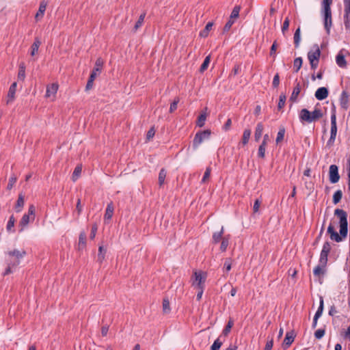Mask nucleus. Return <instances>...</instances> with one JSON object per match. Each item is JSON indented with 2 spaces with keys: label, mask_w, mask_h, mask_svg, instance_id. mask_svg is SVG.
<instances>
[{
  "label": "nucleus",
  "mask_w": 350,
  "mask_h": 350,
  "mask_svg": "<svg viewBox=\"0 0 350 350\" xmlns=\"http://www.w3.org/2000/svg\"><path fill=\"white\" fill-rule=\"evenodd\" d=\"M105 250L103 246H100L98 248V260L102 262L105 258Z\"/></svg>",
  "instance_id": "50"
},
{
  "label": "nucleus",
  "mask_w": 350,
  "mask_h": 350,
  "mask_svg": "<svg viewBox=\"0 0 350 350\" xmlns=\"http://www.w3.org/2000/svg\"><path fill=\"white\" fill-rule=\"evenodd\" d=\"M103 65V59L100 57L98 58L95 62V66L90 75H94V78H96V76L100 74Z\"/></svg>",
  "instance_id": "16"
},
{
  "label": "nucleus",
  "mask_w": 350,
  "mask_h": 350,
  "mask_svg": "<svg viewBox=\"0 0 350 350\" xmlns=\"http://www.w3.org/2000/svg\"><path fill=\"white\" fill-rule=\"evenodd\" d=\"M240 10V6H235L231 12L230 18L233 19L234 21L239 16Z\"/></svg>",
  "instance_id": "45"
},
{
  "label": "nucleus",
  "mask_w": 350,
  "mask_h": 350,
  "mask_svg": "<svg viewBox=\"0 0 350 350\" xmlns=\"http://www.w3.org/2000/svg\"><path fill=\"white\" fill-rule=\"evenodd\" d=\"M349 95L346 91H343L341 93L340 97V103L342 108L347 109L349 103Z\"/></svg>",
  "instance_id": "15"
},
{
  "label": "nucleus",
  "mask_w": 350,
  "mask_h": 350,
  "mask_svg": "<svg viewBox=\"0 0 350 350\" xmlns=\"http://www.w3.org/2000/svg\"><path fill=\"white\" fill-rule=\"evenodd\" d=\"M337 134L336 116L335 111L331 115L330 137L327 142V146L331 147L334 145Z\"/></svg>",
  "instance_id": "6"
},
{
  "label": "nucleus",
  "mask_w": 350,
  "mask_h": 350,
  "mask_svg": "<svg viewBox=\"0 0 350 350\" xmlns=\"http://www.w3.org/2000/svg\"><path fill=\"white\" fill-rule=\"evenodd\" d=\"M223 342L221 340V336L217 338L213 344L212 345L211 349V350H219L221 347Z\"/></svg>",
  "instance_id": "36"
},
{
  "label": "nucleus",
  "mask_w": 350,
  "mask_h": 350,
  "mask_svg": "<svg viewBox=\"0 0 350 350\" xmlns=\"http://www.w3.org/2000/svg\"><path fill=\"white\" fill-rule=\"evenodd\" d=\"M230 239V234H228V235L224 237V238L221 240V245H220V250L221 252H225L226 250V249L229 245Z\"/></svg>",
  "instance_id": "25"
},
{
  "label": "nucleus",
  "mask_w": 350,
  "mask_h": 350,
  "mask_svg": "<svg viewBox=\"0 0 350 350\" xmlns=\"http://www.w3.org/2000/svg\"><path fill=\"white\" fill-rule=\"evenodd\" d=\"M285 132V128L284 126H280L275 139L276 144L280 143L284 139Z\"/></svg>",
  "instance_id": "28"
},
{
  "label": "nucleus",
  "mask_w": 350,
  "mask_h": 350,
  "mask_svg": "<svg viewBox=\"0 0 350 350\" xmlns=\"http://www.w3.org/2000/svg\"><path fill=\"white\" fill-rule=\"evenodd\" d=\"M163 311L164 313H168L170 311V302L167 299H164L163 301Z\"/></svg>",
  "instance_id": "52"
},
{
  "label": "nucleus",
  "mask_w": 350,
  "mask_h": 350,
  "mask_svg": "<svg viewBox=\"0 0 350 350\" xmlns=\"http://www.w3.org/2000/svg\"><path fill=\"white\" fill-rule=\"evenodd\" d=\"M279 83H280V77H279L278 74H276L273 77L272 84L274 88H277L279 85Z\"/></svg>",
  "instance_id": "62"
},
{
  "label": "nucleus",
  "mask_w": 350,
  "mask_h": 350,
  "mask_svg": "<svg viewBox=\"0 0 350 350\" xmlns=\"http://www.w3.org/2000/svg\"><path fill=\"white\" fill-rule=\"evenodd\" d=\"M211 167H207L206 169V171L204 174V176L202 177V179L201 180L202 183H205L208 180V178H210V176H211Z\"/></svg>",
  "instance_id": "49"
},
{
  "label": "nucleus",
  "mask_w": 350,
  "mask_h": 350,
  "mask_svg": "<svg viewBox=\"0 0 350 350\" xmlns=\"http://www.w3.org/2000/svg\"><path fill=\"white\" fill-rule=\"evenodd\" d=\"M323 311V297H320L319 306L317 311L316 312L314 317L319 319L322 315Z\"/></svg>",
  "instance_id": "33"
},
{
  "label": "nucleus",
  "mask_w": 350,
  "mask_h": 350,
  "mask_svg": "<svg viewBox=\"0 0 350 350\" xmlns=\"http://www.w3.org/2000/svg\"><path fill=\"white\" fill-rule=\"evenodd\" d=\"M344 25L347 29H350V0H344Z\"/></svg>",
  "instance_id": "8"
},
{
  "label": "nucleus",
  "mask_w": 350,
  "mask_h": 350,
  "mask_svg": "<svg viewBox=\"0 0 350 350\" xmlns=\"http://www.w3.org/2000/svg\"><path fill=\"white\" fill-rule=\"evenodd\" d=\"M25 78V66L24 63H21L19 66V70L18 73V79L23 81Z\"/></svg>",
  "instance_id": "32"
},
{
  "label": "nucleus",
  "mask_w": 350,
  "mask_h": 350,
  "mask_svg": "<svg viewBox=\"0 0 350 350\" xmlns=\"http://www.w3.org/2000/svg\"><path fill=\"white\" fill-rule=\"evenodd\" d=\"M325 331L324 329H319L314 332V336L317 339H321L325 335Z\"/></svg>",
  "instance_id": "57"
},
{
  "label": "nucleus",
  "mask_w": 350,
  "mask_h": 350,
  "mask_svg": "<svg viewBox=\"0 0 350 350\" xmlns=\"http://www.w3.org/2000/svg\"><path fill=\"white\" fill-rule=\"evenodd\" d=\"M166 171L164 169H161L159 174V184L162 186L164 183L166 177Z\"/></svg>",
  "instance_id": "42"
},
{
  "label": "nucleus",
  "mask_w": 350,
  "mask_h": 350,
  "mask_svg": "<svg viewBox=\"0 0 350 350\" xmlns=\"http://www.w3.org/2000/svg\"><path fill=\"white\" fill-rule=\"evenodd\" d=\"M334 215L339 218L340 234L335 230L332 224H330L327 228V233L329 234L331 240L336 242H340L347 236V214L344 210L337 208L334 211Z\"/></svg>",
  "instance_id": "1"
},
{
  "label": "nucleus",
  "mask_w": 350,
  "mask_h": 350,
  "mask_svg": "<svg viewBox=\"0 0 350 350\" xmlns=\"http://www.w3.org/2000/svg\"><path fill=\"white\" fill-rule=\"evenodd\" d=\"M145 16V13H143L139 16L138 21H137L134 27L135 31L137 30L142 26V23H144Z\"/></svg>",
  "instance_id": "47"
},
{
  "label": "nucleus",
  "mask_w": 350,
  "mask_h": 350,
  "mask_svg": "<svg viewBox=\"0 0 350 350\" xmlns=\"http://www.w3.org/2000/svg\"><path fill=\"white\" fill-rule=\"evenodd\" d=\"M310 116L311 118H312V122H314L322 118L323 113L321 109L316 108L312 112H310Z\"/></svg>",
  "instance_id": "27"
},
{
  "label": "nucleus",
  "mask_w": 350,
  "mask_h": 350,
  "mask_svg": "<svg viewBox=\"0 0 350 350\" xmlns=\"http://www.w3.org/2000/svg\"><path fill=\"white\" fill-rule=\"evenodd\" d=\"M260 206V200H256L254 202V206H253L254 213H257L258 211Z\"/></svg>",
  "instance_id": "64"
},
{
  "label": "nucleus",
  "mask_w": 350,
  "mask_h": 350,
  "mask_svg": "<svg viewBox=\"0 0 350 350\" xmlns=\"http://www.w3.org/2000/svg\"><path fill=\"white\" fill-rule=\"evenodd\" d=\"M294 340V335L293 333L287 332L284 340L283 341L282 347L284 349H286L292 344Z\"/></svg>",
  "instance_id": "18"
},
{
  "label": "nucleus",
  "mask_w": 350,
  "mask_h": 350,
  "mask_svg": "<svg viewBox=\"0 0 350 350\" xmlns=\"http://www.w3.org/2000/svg\"><path fill=\"white\" fill-rule=\"evenodd\" d=\"M289 23H290V21L288 19V18H286L284 23H283V25H282V32L283 34L285 33V32L288 30V27H289Z\"/></svg>",
  "instance_id": "56"
},
{
  "label": "nucleus",
  "mask_w": 350,
  "mask_h": 350,
  "mask_svg": "<svg viewBox=\"0 0 350 350\" xmlns=\"http://www.w3.org/2000/svg\"><path fill=\"white\" fill-rule=\"evenodd\" d=\"M331 250V245L328 242L324 243L323 245V248L321 251L325 252L327 253H329Z\"/></svg>",
  "instance_id": "63"
},
{
  "label": "nucleus",
  "mask_w": 350,
  "mask_h": 350,
  "mask_svg": "<svg viewBox=\"0 0 350 350\" xmlns=\"http://www.w3.org/2000/svg\"><path fill=\"white\" fill-rule=\"evenodd\" d=\"M300 40H301L300 28L298 27L294 34V43H295V46L296 48H297L299 46Z\"/></svg>",
  "instance_id": "35"
},
{
  "label": "nucleus",
  "mask_w": 350,
  "mask_h": 350,
  "mask_svg": "<svg viewBox=\"0 0 350 350\" xmlns=\"http://www.w3.org/2000/svg\"><path fill=\"white\" fill-rule=\"evenodd\" d=\"M234 21L233 19L229 18L228 22L226 23L224 27V31H228L232 25L234 24Z\"/></svg>",
  "instance_id": "60"
},
{
  "label": "nucleus",
  "mask_w": 350,
  "mask_h": 350,
  "mask_svg": "<svg viewBox=\"0 0 350 350\" xmlns=\"http://www.w3.org/2000/svg\"><path fill=\"white\" fill-rule=\"evenodd\" d=\"M46 5L44 2H42L40 4L39 10L35 16V19L36 21H39L43 17L44 12L46 10Z\"/></svg>",
  "instance_id": "22"
},
{
  "label": "nucleus",
  "mask_w": 350,
  "mask_h": 350,
  "mask_svg": "<svg viewBox=\"0 0 350 350\" xmlns=\"http://www.w3.org/2000/svg\"><path fill=\"white\" fill-rule=\"evenodd\" d=\"M206 119V114L205 113H202L198 118L197 125L200 127H202L204 125L205 121Z\"/></svg>",
  "instance_id": "37"
},
{
  "label": "nucleus",
  "mask_w": 350,
  "mask_h": 350,
  "mask_svg": "<svg viewBox=\"0 0 350 350\" xmlns=\"http://www.w3.org/2000/svg\"><path fill=\"white\" fill-rule=\"evenodd\" d=\"M113 210H114V208H113V203L110 202L109 204H107V208L105 211V213L104 215L105 220H109L111 219V217L113 216Z\"/></svg>",
  "instance_id": "21"
},
{
  "label": "nucleus",
  "mask_w": 350,
  "mask_h": 350,
  "mask_svg": "<svg viewBox=\"0 0 350 350\" xmlns=\"http://www.w3.org/2000/svg\"><path fill=\"white\" fill-rule=\"evenodd\" d=\"M323 311V297H320L319 306L317 311L316 312L314 317L319 319L322 315Z\"/></svg>",
  "instance_id": "34"
},
{
  "label": "nucleus",
  "mask_w": 350,
  "mask_h": 350,
  "mask_svg": "<svg viewBox=\"0 0 350 350\" xmlns=\"http://www.w3.org/2000/svg\"><path fill=\"white\" fill-rule=\"evenodd\" d=\"M81 171H82L81 166L78 165L75 167V169L72 173V176L73 181H75L80 176Z\"/></svg>",
  "instance_id": "41"
},
{
  "label": "nucleus",
  "mask_w": 350,
  "mask_h": 350,
  "mask_svg": "<svg viewBox=\"0 0 350 350\" xmlns=\"http://www.w3.org/2000/svg\"><path fill=\"white\" fill-rule=\"evenodd\" d=\"M24 204H25L24 198L21 194V195H19L18 198L16 202V207H15L16 211L18 213L20 212L21 211V208L24 206Z\"/></svg>",
  "instance_id": "30"
},
{
  "label": "nucleus",
  "mask_w": 350,
  "mask_h": 350,
  "mask_svg": "<svg viewBox=\"0 0 350 350\" xmlns=\"http://www.w3.org/2000/svg\"><path fill=\"white\" fill-rule=\"evenodd\" d=\"M86 234L84 232H81L79 237V245L80 247L83 248L85 246Z\"/></svg>",
  "instance_id": "38"
},
{
  "label": "nucleus",
  "mask_w": 350,
  "mask_h": 350,
  "mask_svg": "<svg viewBox=\"0 0 350 350\" xmlns=\"http://www.w3.org/2000/svg\"><path fill=\"white\" fill-rule=\"evenodd\" d=\"M41 44V42L38 38H36L34 42L31 46V55L33 56L38 51L39 46Z\"/></svg>",
  "instance_id": "31"
},
{
  "label": "nucleus",
  "mask_w": 350,
  "mask_h": 350,
  "mask_svg": "<svg viewBox=\"0 0 350 350\" xmlns=\"http://www.w3.org/2000/svg\"><path fill=\"white\" fill-rule=\"evenodd\" d=\"M251 135V131L250 129H245L243 134L242 141L241 143L243 146L246 145L249 139L250 138Z\"/></svg>",
  "instance_id": "29"
},
{
  "label": "nucleus",
  "mask_w": 350,
  "mask_h": 350,
  "mask_svg": "<svg viewBox=\"0 0 350 350\" xmlns=\"http://www.w3.org/2000/svg\"><path fill=\"white\" fill-rule=\"evenodd\" d=\"M302 66V58L301 57H297L294 60V69L295 72H298L299 69L301 68Z\"/></svg>",
  "instance_id": "43"
},
{
  "label": "nucleus",
  "mask_w": 350,
  "mask_h": 350,
  "mask_svg": "<svg viewBox=\"0 0 350 350\" xmlns=\"http://www.w3.org/2000/svg\"><path fill=\"white\" fill-rule=\"evenodd\" d=\"M213 26V23L208 22L206 24L205 28L200 32V36H201L202 38L207 37L208 35V32L212 29Z\"/></svg>",
  "instance_id": "24"
},
{
  "label": "nucleus",
  "mask_w": 350,
  "mask_h": 350,
  "mask_svg": "<svg viewBox=\"0 0 350 350\" xmlns=\"http://www.w3.org/2000/svg\"><path fill=\"white\" fill-rule=\"evenodd\" d=\"M16 180L17 178L14 175L12 176L9 179V183L8 184L7 189L9 190L12 189L14 185L16 183Z\"/></svg>",
  "instance_id": "54"
},
{
  "label": "nucleus",
  "mask_w": 350,
  "mask_h": 350,
  "mask_svg": "<svg viewBox=\"0 0 350 350\" xmlns=\"http://www.w3.org/2000/svg\"><path fill=\"white\" fill-rule=\"evenodd\" d=\"M59 85L56 83H53L46 86V91L45 96L46 98H50L51 100H54L55 95L58 90Z\"/></svg>",
  "instance_id": "10"
},
{
  "label": "nucleus",
  "mask_w": 350,
  "mask_h": 350,
  "mask_svg": "<svg viewBox=\"0 0 350 350\" xmlns=\"http://www.w3.org/2000/svg\"><path fill=\"white\" fill-rule=\"evenodd\" d=\"M314 50L308 53V59L310 62L311 68L316 69L318 66L321 51L318 45L314 46Z\"/></svg>",
  "instance_id": "4"
},
{
  "label": "nucleus",
  "mask_w": 350,
  "mask_h": 350,
  "mask_svg": "<svg viewBox=\"0 0 350 350\" xmlns=\"http://www.w3.org/2000/svg\"><path fill=\"white\" fill-rule=\"evenodd\" d=\"M36 208L33 205H30L28 209V213L25 214L21 218L19 225L21 226L20 231H23L24 228L27 226L30 221H33L35 218Z\"/></svg>",
  "instance_id": "5"
},
{
  "label": "nucleus",
  "mask_w": 350,
  "mask_h": 350,
  "mask_svg": "<svg viewBox=\"0 0 350 350\" xmlns=\"http://www.w3.org/2000/svg\"><path fill=\"white\" fill-rule=\"evenodd\" d=\"M328 96V90L326 88L322 87L317 89L315 92V97L319 100H323Z\"/></svg>",
  "instance_id": "14"
},
{
  "label": "nucleus",
  "mask_w": 350,
  "mask_h": 350,
  "mask_svg": "<svg viewBox=\"0 0 350 350\" xmlns=\"http://www.w3.org/2000/svg\"><path fill=\"white\" fill-rule=\"evenodd\" d=\"M329 181L332 183H336L340 179L338 168L336 165H331L329 169Z\"/></svg>",
  "instance_id": "11"
},
{
  "label": "nucleus",
  "mask_w": 350,
  "mask_h": 350,
  "mask_svg": "<svg viewBox=\"0 0 350 350\" xmlns=\"http://www.w3.org/2000/svg\"><path fill=\"white\" fill-rule=\"evenodd\" d=\"M299 117L301 122H312V118H311L310 112L306 109H303L300 111Z\"/></svg>",
  "instance_id": "12"
},
{
  "label": "nucleus",
  "mask_w": 350,
  "mask_h": 350,
  "mask_svg": "<svg viewBox=\"0 0 350 350\" xmlns=\"http://www.w3.org/2000/svg\"><path fill=\"white\" fill-rule=\"evenodd\" d=\"M342 196V191L340 190L336 191L334 193V196H333V203L334 204H338L340 201Z\"/></svg>",
  "instance_id": "39"
},
{
  "label": "nucleus",
  "mask_w": 350,
  "mask_h": 350,
  "mask_svg": "<svg viewBox=\"0 0 350 350\" xmlns=\"http://www.w3.org/2000/svg\"><path fill=\"white\" fill-rule=\"evenodd\" d=\"M286 96L284 94H281L280 96L279 102L278 104V109L281 110L285 105Z\"/></svg>",
  "instance_id": "40"
},
{
  "label": "nucleus",
  "mask_w": 350,
  "mask_h": 350,
  "mask_svg": "<svg viewBox=\"0 0 350 350\" xmlns=\"http://www.w3.org/2000/svg\"><path fill=\"white\" fill-rule=\"evenodd\" d=\"M211 131L209 130H205L204 131L198 132L194 137L193 141V146L194 149L198 147L206 139L210 137Z\"/></svg>",
  "instance_id": "7"
},
{
  "label": "nucleus",
  "mask_w": 350,
  "mask_h": 350,
  "mask_svg": "<svg viewBox=\"0 0 350 350\" xmlns=\"http://www.w3.org/2000/svg\"><path fill=\"white\" fill-rule=\"evenodd\" d=\"M178 102H179V98H176L174 99V100L171 103L170 107V113H173L177 109V105H178Z\"/></svg>",
  "instance_id": "55"
},
{
  "label": "nucleus",
  "mask_w": 350,
  "mask_h": 350,
  "mask_svg": "<svg viewBox=\"0 0 350 350\" xmlns=\"http://www.w3.org/2000/svg\"><path fill=\"white\" fill-rule=\"evenodd\" d=\"M16 85H17V84L16 82L13 83L10 85L9 90H8V99L6 101L7 104H10V103H12L13 100H14Z\"/></svg>",
  "instance_id": "13"
},
{
  "label": "nucleus",
  "mask_w": 350,
  "mask_h": 350,
  "mask_svg": "<svg viewBox=\"0 0 350 350\" xmlns=\"http://www.w3.org/2000/svg\"><path fill=\"white\" fill-rule=\"evenodd\" d=\"M234 325V322L232 320H229V321L228 322L226 327L224 329L223 332H222V334L224 335V336H227L228 334V333L230 332L231 330V328Z\"/></svg>",
  "instance_id": "46"
},
{
  "label": "nucleus",
  "mask_w": 350,
  "mask_h": 350,
  "mask_svg": "<svg viewBox=\"0 0 350 350\" xmlns=\"http://www.w3.org/2000/svg\"><path fill=\"white\" fill-rule=\"evenodd\" d=\"M14 223H15V219L13 215H12L9 220H8V222L7 224V226H6V229L8 231H12V229L14 228Z\"/></svg>",
  "instance_id": "51"
},
{
  "label": "nucleus",
  "mask_w": 350,
  "mask_h": 350,
  "mask_svg": "<svg viewBox=\"0 0 350 350\" xmlns=\"http://www.w3.org/2000/svg\"><path fill=\"white\" fill-rule=\"evenodd\" d=\"M231 259L227 258L224 262V269L226 271H229L231 269Z\"/></svg>",
  "instance_id": "61"
},
{
  "label": "nucleus",
  "mask_w": 350,
  "mask_h": 350,
  "mask_svg": "<svg viewBox=\"0 0 350 350\" xmlns=\"http://www.w3.org/2000/svg\"><path fill=\"white\" fill-rule=\"evenodd\" d=\"M324 26L327 33H329L332 25L331 8H323Z\"/></svg>",
  "instance_id": "9"
},
{
  "label": "nucleus",
  "mask_w": 350,
  "mask_h": 350,
  "mask_svg": "<svg viewBox=\"0 0 350 350\" xmlns=\"http://www.w3.org/2000/svg\"><path fill=\"white\" fill-rule=\"evenodd\" d=\"M97 230H98L97 224H94V225H92L91 232H90V238L91 239H94L95 238Z\"/></svg>",
  "instance_id": "59"
},
{
  "label": "nucleus",
  "mask_w": 350,
  "mask_h": 350,
  "mask_svg": "<svg viewBox=\"0 0 350 350\" xmlns=\"http://www.w3.org/2000/svg\"><path fill=\"white\" fill-rule=\"evenodd\" d=\"M301 91V88L299 83H297V85L294 88L291 96L290 97V100L295 102L297 100L298 95L299 94Z\"/></svg>",
  "instance_id": "26"
},
{
  "label": "nucleus",
  "mask_w": 350,
  "mask_h": 350,
  "mask_svg": "<svg viewBox=\"0 0 350 350\" xmlns=\"http://www.w3.org/2000/svg\"><path fill=\"white\" fill-rule=\"evenodd\" d=\"M329 253L321 251L320 254V258L319 262L322 263V265H327V256Z\"/></svg>",
  "instance_id": "48"
},
{
  "label": "nucleus",
  "mask_w": 350,
  "mask_h": 350,
  "mask_svg": "<svg viewBox=\"0 0 350 350\" xmlns=\"http://www.w3.org/2000/svg\"><path fill=\"white\" fill-rule=\"evenodd\" d=\"M211 61L210 56H206L204 60V62L200 66V71L201 72H203L204 70H206L209 65Z\"/></svg>",
  "instance_id": "44"
},
{
  "label": "nucleus",
  "mask_w": 350,
  "mask_h": 350,
  "mask_svg": "<svg viewBox=\"0 0 350 350\" xmlns=\"http://www.w3.org/2000/svg\"><path fill=\"white\" fill-rule=\"evenodd\" d=\"M224 231V226H222L219 232H215L213 233V237H212V241L213 243L217 244L220 241L222 240V239L224 238V237H223Z\"/></svg>",
  "instance_id": "19"
},
{
  "label": "nucleus",
  "mask_w": 350,
  "mask_h": 350,
  "mask_svg": "<svg viewBox=\"0 0 350 350\" xmlns=\"http://www.w3.org/2000/svg\"><path fill=\"white\" fill-rule=\"evenodd\" d=\"M326 265H323L322 263L319 262L318 265L313 270L314 275L318 278L323 276L325 272Z\"/></svg>",
  "instance_id": "17"
},
{
  "label": "nucleus",
  "mask_w": 350,
  "mask_h": 350,
  "mask_svg": "<svg viewBox=\"0 0 350 350\" xmlns=\"http://www.w3.org/2000/svg\"><path fill=\"white\" fill-rule=\"evenodd\" d=\"M265 148H266V146H264V145H262L260 144L259 148H258V155L259 157L260 158H264L265 157Z\"/></svg>",
  "instance_id": "58"
},
{
  "label": "nucleus",
  "mask_w": 350,
  "mask_h": 350,
  "mask_svg": "<svg viewBox=\"0 0 350 350\" xmlns=\"http://www.w3.org/2000/svg\"><path fill=\"white\" fill-rule=\"evenodd\" d=\"M337 65L340 68H345L347 66V62L345 56L342 53H338L336 57Z\"/></svg>",
  "instance_id": "23"
},
{
  "label": "nucleus",
  "mask_w": 350,
  "mask_h": 350,
  "mask_svg": "<svg viewBox=\"0 0 350 350\" xmlns=\"http://www.w3.org/2000/svg\"><path fill=\"white\" fill-rule=\"evenodd\" d=\"M263 129H264L263 124L261 122L258 123L256 125V129H255V133H254V137H255V140L256 142H258L260 140V139L262 135Z\"/></svg>",
  "instance_id": "20"
},
{
  "label": "nucleus",
  "mask_w": 350,
  "mask_h": 350,
  "mask_svg": "<svg viewBox=\"0 0 350 350\" xmlns=\"http://www.w3.org/2000/svg\"><path fill=\"white\" fill-rule=\"evenodd\" d=\"M8 258H6L7 268L3 273V275H7L12 273V269L16 267L20 263L21 260L26 255L24 250L14 249L6 252Z\"/></svg>",
  "instance_id": "2"
},
{
  "label": "nucleus",
  "mask_w": 350,
  "mask_h": 350,
  "mask_svg": "<svg viewBox=\"0 0 350 350\" xmlns=\"http://www.w3.org/2000/svg\"><path fill=\"white\" fill-rule=\"evenodd\" d=\"M96 78H94V75H90V78L88 81V83H87V85H86V87H85V90H90L92 86H93V83H94V81Z\"/></svg>",
  "instance_id": "53"
},
{
  "label": "nucleus",
  "mask_w": 350,
  "mask_h": 350,
  "mask_svg": "<svg viewBox=\"0 0 350 350\" xmlns=\"http://www.w3.org/2000/svg\"><path fill=\"white\" fill-rule=\"evenodd\" d=\"M207 274L203 271H195L192 280V286L195 288H204Z\"/></svg>",
  "instance_id": "3"
}]
</instances>
